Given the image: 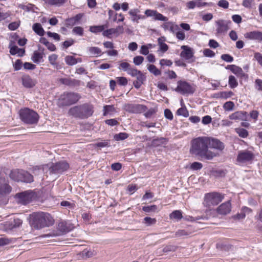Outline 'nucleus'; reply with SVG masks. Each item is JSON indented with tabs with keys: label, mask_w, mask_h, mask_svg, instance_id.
I'll use <instances>...</instances> for the list:
<instances>
[{
	"label": "nucleus",
	"mask_w": 262,
	"mask_h": 262,
	"mask_svg": "<svg viewBox=\"0 0 262 262\" xmlns=\"http://www.w3.org/2000/svg\"><path fill=\"white\" fill-rule=\"evenodd\" d=\"M208 137H199L191 141L190 151L202 160H211L217 155L208 149Z\"/></svg>",
	"instance_id": "f257e3e1"
},
{
	"label": "nucleus",
	"mask_w": 262,
	"mask_h": 262,
	"mask_svg": "<svg viewBox=\"0 0 262 262\" xmlns=\"http://www.w3.org/2000/svg\"><path fill=\"white\" fill-rule=\"evenodd\" d=\"M94 113L93 106L89 103H84L71 107L68 115L75 118L85 119L92 116Z\"/></svg>",
	"instance_id": "f03ea898"
},
{
	"label": "nucleus",
	"mask_w": 262,
	"mask_h": 262,
	"mask_svg": "<svg viewBox=\"0 0 262 262\" xmlns=\"http://www.w3.org/2000/svg\"><path fill=\"white\" fill-rule=\"evenodd\" d=\"M54 222V219L48 213L41 212L35 213L32 215V224L36 229L52 226Z\"/></svg>",
	"instance_id": "7ed1b4c3"
},
{
	"label": "nucleus",
	"mask_w": 262,
	"mask_h": 262,
	"mask_svg": "<svg viewBox=\"0 0 262 262\" xmlns=\"http://www.w3.org/2000/svg\"><path fill=\"white\" fill-rule=\"evenodd\" d=\"M69 168V164L65 161L56 163H51L42 166V170L46 173L51 174H61Z\"/></svg>",
	"instance_id": "20e7f679"
},
{
	"label": "nucleus",
	"mask_w": 262,
	"mask_h": 262,
	"mask_svg": "<svg viewBox=\"0 0 262 262\" xmlns=\"http://www.w3.org/2000/svg\"><path fill=\"white\" fill-rule=\"evenodd\" d=\"M20 119L27 124H36L38 121L39 115L33 111L28 108L21 109L19 111Z\"/></svg>",
	"instance_id": "39448f33"
},
{
	"label": "nucleus",
	"mask_w": 262,
	"mask_h": 262,
	"mask_svg": "<svg viewBox=\"0 0 262 262\" xmlns=\"http://www.w3.org/2000/svg\"><path fill=\"white\" fill-rule=\"evenodd\" d=\"M81 98L80 95L76 93H64L62 95L58 100L59 107L69 106L77 103Z\"/></svg>",
	"instance_id": "423d86ee"
},
{
	"label": "nucleus",
	"mask_w": 262,
	"mask_h": 262,
	"mask_svg": "<svg viewBox=\"0 0 262 262\" xmlns=\"http://www.w3.org/2000/svg\"><path fill=\"white\" fill-rule=\"evenodd\" d=\"M224 196L217 192L208 193L205 194L204 204L205 206L210 207L219 204L223 199Z\"/></svg>",
	"instance_id": "0eeeda50"
},
{
	"label": "nucleus",
	"mask_w": 262,
	"mask_h": 262,
	"mask_svg": "<svg viewBox=\"0 0 262 262\" xmlns=\"http://www.w3.org/2000/svg\"><path fill=\"white\" fill-rule=\"evenodd\" d=\"M174 91L182 95L192 94L195 91V89L187 82L180 80L178 81V85Z\"/></svg>",
	"instance_id": "6e6552de"
},
{
	"label": "nucleus",
	"mask_w": 262,
	"mask_h": 262,
	"mask_svg": "<svg viewBox=\"0 0 262 262\" xmlns=\"http://www.w3.org/2000/svg\"><path fill=\"white\" fill-rule=\"evenodd\" d=\"M123 108L125 111L133 114H141L147 110L146 106L143 104L133 103L125 104Z\"/></svg>",
	"instance_id": "1a4fd4ad"
},
{
	"label": "nucleus",
	"mask_w": 262,
	"mask_h": 262,
	"mask_svg": "<svg viewBox=\"0 0 262 262\" xmlns=\"http://www.w3.org/2000/svg\"><path fill=\"white\" fill-rule=\"evenodd\" d=\"M130 72V75L136 77V80L133 82V84L136 89H139L146 80V77L141 71L137 69Z\"/></svg>",
	"instance_id": "9d476101"
},
{
	"label": "nucleus",
	"mask_w": 262,
	"mask_h": 262,
	"mask_svg": "<svg viewBox=\"0 0 262 262\" xmlns=\"http://www.w3.org/2000/svg\"><path fill=\"white\" fill-rule=\"evenodd\" d=\"M254 158V155L252 151L244 150L238 152L237 161L240 163H245L252 161Z\"/></svg>",
	"instance_id": "9b49d317"
},
{
	"label": "nucleus",
	"mask_w": 262,
	"mask_h": 262,
	"mask_svg": "<svg viewBox=\"0 0 262 262\" xmlns=\"http://www.w3.org/2000/svg\"><path fill=\"white\" fill-rule=\"evenodd\" d=\"M23 223V221L19 218L14 217L11 219L9 221L4 222V229L6 231H11L14 229L20 227Z\"/></svg>",
	"instance_id": "f8f14e48"
},
{
	"label": "nucleus",
	"mask_w": 262,
	"mask_h": 262,
	"mask_svg": "<svg viewBox=\"0 0 262 262\" xmlns=\"http://www.w3.org/2000/svg\"><path fill=\"white\" fill-rule=\"evenodd\" d=\"M216 33L220 35L226 33L230 29L229 25L231 24L230 20L220 19L215 21Z\"/></svg>",
	"instance_id": "ddd939ff"
},
{
	"label": "nucleus",
	"mask_w": 262,
	"mask_h": 262,
	"mask_svg": "<svg viewBox=\"0 0 262 262\" xmlns=\"http://www.w3.org/2000/svg\"><path fill=\"white\" fill-rule=\"evenodd\" d=\"M208 148L222 151L225 148L224 144L220 140L213 137H208Z\"/></svg>",
	"instance_id": "4468645a"
},
{
	"label": "nucleus",
	"mask_w": 262,
	"mask_h": 262,
	"mask_svg": "<svg viewBox=\"0 0 262 262\" xmlns=\"http://www.w3.org/2000/svg\"><path fill=\"white\" fill-rule=\"evenodd\" d=\"M15 198L18 203L26 205L32 200V195L29 191H24L16 194Z\"/></svg>",
	"instance_id": "2eb2a0df"
},
{
	"label": "nucleus",
	"mask_w": 262,
	"mask_h": 262,
	"mask_svg": "<svg viewBox=\"0 0 262 262\" xmlns=\"http://www.w3.org/2000/svg\"><path fill=\"white\" fill-rule=\"evenodd\" d=\"M124 32V28L122 26H118L116 28H111L109 29H107L104 30L102 32V35L104 36L107 37V38H111V35L112 34H115L116 36H119L120 34H121Z\"/></svg>",
	"instance_id": "dca6fc26"
},
{
	"label": "nucleus",
	"mask_w": 262,
	"mask_h": 262,
	"mask_svg": "<svg viewBox=\"0 0 262 262\" xmlns=\"http://www.w3.org/2000/svg\"><path fill=\"white\" fill-rule=\"evenodd\" d=\"M181 49L183 51L181 52L180 55L185 60H190L193 57V52L191 48L187 46H182Z\"/></svg>",
	"instance_id": "f3484780"
},
{
	"label": "nucleus",
	"mask_w": 262,
	"mask_h": 262,
	"mask_svg": "<svg viewBox=\"0 0 262 262\" xmlns=\"http://www.w3.org/2000/svg\"><path fill=\"white\" fill-rule=\"evenodd\" d=\"M21 80L23 85L26 88H32L34 87L36 83V80L31 78L28 75L23 76Z\"/></svg>",
	"instance_id": "a211bd4d"
},
{
	"label": "nucleus",
	"mask_w": 262,
	"mask_h": 262,
	"mask_svg": "<svg viewBox=\"0 0 262 262\" xmlns=\"http://www.w3.org/2000/svg\"><path fill=\"white\" fill-rule=\"evenodd\" d=\"M231 211V204L230 201H227L222 204L217 208V212L219 214L226 215Z\"/></svg>",
	"instance_id": "6ab92c4d"
},
{
	"label": "nucleus",
	"mask_w": 262,
	"mask_h": 262,
	"mask_svg": "<svg viewBox=\"0 0 262 262\" xmlns=\"http://www.w3.org/2000/svg\"><path fill=\"white\" fill-rule=\"evenodd\" d=\"M245 38L251 40L262 41V32L258 31H254L247 32L244 35Z\"/></svg>",
	"instance_id": "aec40b11"
},
{
	"label": "nucleus",
	"mask_w": 262,
	"mask_h": 262,
	"mask_svg": "<svg viewBox=\"0 0 262 262\" xmlns=\"http://www.w3.org/2000/svg\"><path fill=\"white\" fill-rule=\"evenodd\" d=\"M59 81L63 84L70 86H76L80 85V81L75 79L62 78Z\"/></svg>",
	"instance_id": "412c9836"
},
{
	"label": "nucleus",
	"mask_w": 262,
	"mask_h": 262,
	"mask_svg": "<svg viewBox=\"0 0 262 262\" xmlns=\"http://www.w3.org/2000/svg\"><path fill=\"white\" fill-rule=\"evenodd\" d=\"M9 48H10V53L11 55H14L16 54H19V51H22V53L19 54V56H23L25 53L24 49L18 48L14 45V42L12 41L10 42Z\"/></svg>",
	"instance_id": "4be33fe9"
},
{
	"label": "nucleus",
	"mask_w": 262,
	"mask_h": 262,
	"mask_svg": "<svg viewBox=\"0 0 262 262\" xmlns=\"http://www.w3.org/2000/svg\"><path fill=\"white\" fill-rule=\"evenodd\" d=\"M20 181L25 183H31L33 181V177L28 172L24 170H20Z\"/></svg>",
	"instance_id": "5701e85b"
},
{
	"label": "nucleus",
	"mask_w": 262,
	"mask_h": 262,
	"mask_svg": "<svg viewBox=\"0 0 262 262\" xmlns=\"http://www.w3.org/2000/svg\"><path fill=\"white\" fill-rule=\"evenodd\" d=\"M247 116V113L243 111L236 112L229 116L231 120H246Z\"/></svg>",
	"instance_id": "b1692460"
},
{
	"label": "nucleus",
	"mask_w": 262,
	"mask_h": 262,
	"mask_svg": "<svg viewBox=\"0 0 262 262\" xmlns=\"http://www.w3.org/2000/svg\"><path fill=\"white\" fill-rule=\"evenodd\" d=\"M12 190L11 187L5 183L4 181L0 180V194L5 195L9 193Z\"/></svg>",
	"instance_id": "393cba45"
},
{
	"label": "nucleus",
	"mask_w": 262,
	"mask_h": 262,
	"mask_svg": "<svg viewBox=\"0 0 262 262\" xmlns=\"http://www.w3.org/2000/svg\"><path fill=\"white\" fill-rule=\"evenodd\" d=\"M73 228V225L68 224L66 222H60L58 224L59 230L63 232H68Z\"/></svg>",
	"instance_id": "a878e982"
},
{
	"label": "nucleus",
	"mask_w": 262,
	"mask_h": 262,
	"mask_svg": "<svg viewBox=\"0 0 262 262\" xmlns=\"http://www.w3.org/2000/svg\"><path fill=\"white\" fill-rule=\"evenodd\" d=\"M226 69L230 70L234 74H236V75H245L243 73V71L242 69L238 66L234 65V64L228 65L226 67Z\"/></svg>",
	"instance_id": "bb28decb"
},
{
	"label": "nucleus",
	"mask_w": 262,
	"mask_h": 262,
	"mask_svg": "<svg viewBox=\"0 0 262 262\" xmlns=\"http://www.w3.org/2000/svg\"><path fill=\"white\" fill-rule=\"evenodd\" d=\"M33 30L38 35L42 36L45 34V31L39 23H35L32 26Z\"/></svg>",
	"instance_id": "cd10ccee"
},
{
	"label": "nucleus",
	"mask_w": 262,
	"mask_h": 262,
	"mask_svg": "<svg viewBox=\"0 0 262 262\" xmlns=\"http://www.w3.org/2000/svg\"><path fill=\"white\" fill-rule=\"evenodd\" d=\"M119 69H122L124 71L127 72V74L130 75V71L135 70L136 68H133L129 63L126 62H121L119 64Z\"/></svg>",
	"instance_id": "c85d7f7f"
},
{
	"label": "nucleus",
	"mask_w": 262,
	"mask_h": 262,
	"mask_svg": "<svg viewBox=\"0 0 262 262\" xmlns=\"http://www.w3.org/2000/svg\"><path fill=\"white\" fill-rule=\"evenodd\" d=\"M193 231L187 229H180L178 230L176 233L175 235L177 237H181L184 236H189L192 233Z\"/></svg>",
	"instance_id": "c756f323"
},
{
	"label": "nucleus",
	"mask_w": 262,
	"mask_h": 262,
	"mask_svg": "<svg viewBox=\"0 0 262 262\" xmlns=\"http://www.w3.org/2000/svg\"><path fill=\"white\" fill-rule=\"evenodd\" d=\"M107 27V25L93 26L90 27V31L92 33H97L103 32L104 29Z\"/></svg>",
	"instance_id": "7c9ffc66"
},
{
	"label": "nucleus",
	"mask_w": 262,
	"mask_h": 262,
	"mask_svg": "<svg viewBox=\"0 0 262 262\" xmlns=\"http://www.w3.org/2000/svg\"><path fill=\"white\" fill-rule=\"evenodd\" d=\"M43 1L49 5L60 6L66 2V0H43Z\"/></svg>",
	"instance_id": "2f4dec72"
},
{
	"label": "nucleus",
	"mask_w": 262,
	"mask_h": 262,
	"mask_svg": "<svg viewBox=\"0 0 262 262\" xmlns=\"http://www.w3.org/2000/svg\"><path fill=\"white\" fill-rule=\"evenodd\" d=\"M42 58L43 53H40L36 51L34 52L31 59L34 62L38 63Z\"/></svg>",
	"instance_id": "473e14b6"
},
{
	"label": "nucleus",
	"mask_w": 262,
	"mask_h": 262,
	"mask_svg": "<svg viewBox=\"0 0 262 262\" xmlns=\"http://www.w3.org/2000/svg\"><path fill=\"white\" fill-rule=\"evenodd\" d=\"M20 170H15L11 171L10 178L15 181H20Z\"/></svg>",
	"instance_id": "72a5a7b5"
},
{
	"label": "nucleus",
	"mask_w": 262,
	"mask_h": 262,
	"mask_svg": "<svg viewBox=\"0 0 262 262\" xmlns=\"http://www.w3.org/2000/svg\"><path fill=\"white\" fill-rule=\"evenodd\" d=\"M217 95L216 97L217 98H221L223 99H227L228 98H230L232 97L234 93L232 91H228V92H221L219 93Z\"/></svg>",
	"instance_id": "f704fd0d"
},
{
	"label": "nucleus",
	"mask_w": 262,
	"mask_h": 262,
	"mask_svg": "<svg viewBox=\"0 0 262 262\" xmlns=\"http://www.w3.org/2000/svg\"><path fill=\"white\" fill-rule=\"evenodd\" d=\"M169 217L171 219H175L179 221L183 217V216L181 211L175 210L170 214Z\"/></svg>",
	"instance_id": "c9c22d12"
},
{
	"label": "nucleus",
	"mask_w": 262,
	"mask_h": 262,
	"mask_svg": "<svg viewBox=\"0 0 262 262\" xmlns=\"http://www.w3.org/2000/svg\"><path fill=\"white\" fill-rule=\"evenodd\" d=\"M64 59L66 63L69 66H73L77 63V59L73 56L68 55Z\"/></svg>",
	"instance_id": "e433bc0d"
},
{
	"label": "nucleus",
	"mask_w": 262,
	"mask_h": 262,
	"mask_svg": "<svg viewBox=\"0 0 262 262\" xmlns=\"http://www.w3.org/2000/svg\"><path fill=\"white\" fill-rule=\"evenodd\" d=\"M88 51L91 55L95 56H99L101 53V49L96 47H90Z\"/></svg>",
	"instance_id": "4c0bfd02"
},
{
	"label": "nucleus",
	"mask_w": 262,
	"mask_h": 262,
	"mask_svg": "<svg viewBox=\"0 0 262 262\" xmlns=\"http://www.w3.org/2000/svg\"><path fill=\"white\" fill-rule=\"evenodd\" d=\"M148 70L155 76H159L161 74L160 70L158 69L154 64H149L147 67Z\"/></svg>",
	"instance_id": "58836bf2"
},
{
	"label": "nucleus",
	"mask_w": 262,
	"mask_h": 262,
	"mask_svg": "<svg viewBox=\"0 0 262 262\" xmlns=\"http://www.w3.org/2000/svg\"><path fill=\"white\" fill-rule=\"evenodd\" d=\"M228 84L231 89H234L237 86L238 82L234 76L230 75L229 77Z\"/></svg>",
	"instance_id": "ea45409f"
},
{
	"label": "nucleus",
	"mask_w": 262,
	"mask_h": 262,
	"mask_svg": "<svg viewBox=\"0 0 262 262\" xmlns=\"http://www.w3.org/2000/svg\"><path fill=\"white\" fill-rule=\"evenodd\" d=\"M139 11L138 9H132L129 11V14L132 16V20L133 21L137 22L140 18V17L137 15Z\"/></svg>",
	"instance_id": "a19ab883"
},
{
	"label": "nucleus",
	"mask_w": 262,
	"mask_h": 262,
	"mask_svg": "<svg viewBox=\"0 0 262 262\" xmlns=\"http://www.w3.org/2000/svg\"><path fill=\"white\" fill-rule=\"evenodd\" d=\"M236 133L242 138H245L248 137V132L243 128H237L235 129Z\"/></svg>",
	"instance_id": "79ce46f5"
},
{
	"label": "nucleus",
	"mask_w": 262,
	"mask_h": 262,
	"mask_svg": "<svg viewBox=\"0 0 262 262\" xmlns=\"http://www.w3.org/2000/svg\"><path fill=\"white\" fill-rule=\"evenodd\" d=\"M128 136V135L126 133H120L115 135L114 138L116 141H120L127 139Z\"/></svg>",
	"instance_id": "37998d69"
},
{
	"label": "nucleus",
	"mask_w": 262,
	"mask_h": 262,
	"mask_svg": "<svg viewBox=\"0 0 262 262\" xmlns=\"http://www.w3.org/2000/svg\"><path fill=\"white\" fill-rule=\"evenodd\" d=\"M103 115L106 116L108 114L115 112V108L113 105H106L103 107Z\"/></svg>",
	"instance_id": "c03bdc74"
},
{
	"label": "nucleus",
	"mask_w": 262,
	"mask_h": 262,
	"mask_svg": "<svg viewBox=\"0 0 262 262\" xmlns=\"http://www.w3.org/2000/svg\"><path fill=\"white\" fill-rule=\"evenodd\" d=\"M157 206L156 205H150L143 206L142 207V210L145 212L149 213V212H155L157 210Z\"/></svg>",
	"instance_id": "a18cd8bd"
},
{
	"label": "nucleus",
	"mask_w": 262,
	"mask_h": 262,
	"mask_svg": "<svg viewBox=\"0 0 262 262\" xmlns=\"http://www.w3.org/2000/svg\"><path fill=\"white\" fill-rule=\"evenodd\" d=\"M158 44L160 47V50L163 53L166 52L168 49V46L167 44L163 43L161 38H158Z\"/></svg>",
	"instance_id": "49530a36"
},
{
	"label": "nucleus",
	"mask_w": 262,
	"mask_h": 262,
	"mask_svg": "<svg viewBox=\"0 0 262 262\" xmlns=\"http://www.w3.org/2000/svg\"><path fill=\"white\" fill-rule=\"evenodd\" d=\"M80 254L83 258H87L93 255V252L90 249H85L81 252Z\"/></svg>",
	"instance_id": "de8ad7c7"
},
{
	"label": "nucleus",
	"mask_w": 262,
	"mask_h": 262,
	"mask_svg": "<svg viewBox=\"0 0 262 262\" xmlns=\"http://www.w3.org/2000/svg\"><path fill=\"white\" fill-rule=\"evenodd\" d=\"M226 171L224 170H214L212 172V175L216 178L224 177L226 175Z\"/></svg>",
	"instance_id": "09e8293b"
},
{
	"label": "nucleus",
	"mask_w": 262,
	"mask_h": 262,
	"mask_svg": "<svg viewBox=\"0 0 262 262\" xmlns=\"http://www.w3.org/2000/svg\"><path fill=\"white\" fill-rule=\"evenodd\" d=\"M234 103L232 101H227L223 105V108L226 111H231L233 110Z\"/></svg>",
	"instance_id": "8fccbe9b"
},
{
	"label": "nucleus",
	"mask_w": 262,
	"mask_h": 262,
	"mask_svg": "<svg viewBox=\"0 0 262 262\" xmlns=\"http://www.w3.org/2000/svg\"><path fill=\"white\" fill-rule=\"evenodd\" d=\"M177 114L178 115L183 116L185 117H187L189 116V113L186 108L181 107L177 111Z\"/></svg>",
	"instance_id": "3c124183"
},
{
	"label": "nucleus",
	"mask_w": 262,
	"mask_h": 262,
	"mask_svg": "<svg viewBox=\"0 0 262 262\" xmlns=\"http://www.w3.org/2000/svg\"><path fill=\"white\" fill-rule=\"evenodd\" d=\"M203 167V164L198 162H193L190 165V169L193 170L201 169Z\"/></svg>",
	"instance_id": "603ef678"
},
{
	"label": "nucleus",
	"mask_w": 262,
	"mask_h": 262,
	"mask_svg": "<svg viewBox=\"0 0 262 262\" xmlns=\"http://www.w3.org/2000/svg\"><path fill=\"white\" fill-rule=\"evenodd\" d=\"M96 147H108L110 146V144L109 142V140H105L102 142H97L94 145Z\"/></svg>",
	"instance_id": "864d4df0"
},
{
	"label": "nucleus",
	"mask_w": 262,
	"mask_h": 262,
	"mask_svg": "<svg viewBox=\"0 0 262 262\" xmlns=\"http://www.w3.org/2000/svg\"><path fill=\"white\" fill-rule=\"evenodd\" d=\"M73 33L80 36L83 35V29L81 27H75L73 29Z\"/></svg>",
	"instance_id": "5fc2aeb1"
},
{
	"label": "nucleus",
	"mask_w": 262,
	"mask_h": 262,
	"mask_svg": "<svg viewBox=\"0 0 262 262\" xmlns=\"http://www.w3.org/2000/svg\"><path fill=\"white\" fill-rule=\"evenodd\" d=\"M12 239L7 237H1L0 238V246H3L9 245L12 242Z\"/></svg>",
	"instance_id": "6e6d98bb"
},
{
	"label": "nucleus",
	"mask_w": 262,
	"mask_h": 262,
	"mask_svg": "<svg viewBox=\"0 0 262 262\" xmlns=\"http://www.w3.org/2000/svg\"><path fill=\"white\" fill-rule=\"evenodd\" d=\"M76 24V23L72 17L67 18L65 20V25L68 28L72 27Z\"/></svg>",
	"instance_id": "4d7b16f0"
},
{
	"label": "nucleus",
	"mask_w": 262,
	"mask_h": 262,
	"mask_svg": "<svg viewBox=\"0 0 262 262\" xmlns=\"http://www.w3.org/2000/svg\"><path fill=\"white\" fill-rule=\"evenodd\" d=\"M157 110L155 108H150L146 113H144V116L147 118H150L154 114H156Z\"/></svg>",
	"instance_id": "13d9d810"
},
{
	"label": "nucleus",
	"mask_w": 262,
	"mask_h": 262,
	"mask_svg": "<svg viewBox=\"0 0 262 262\" xmlns=\"http://www.w3.org/2000/svg\"><path fill=\"white\" fill-rule=\"evenodd\" d=\"M144 61V57L141 56H137L133 59V62L136 66L140 65Z\"/></svg>",
	"instance_id": "bf43d9fd"
},
{
	"label": "nucleus",
	"mask_w": 262,
	"mask_h": 262,
	"mask_svg": "<svg viewBox=\"0 0 262 262\" xmlns=\"http://www.w3.org/2000/svg\"><path fill=\"white\" fill-rule=\"evenodd\" d=\"M221 58L222 60L228 62H231L233 61V57L228 54L222 55Z\"/></svg>",
	"instance_id": "052dcab7"
},
{
	"label": "nucleus",
	"mask_w": 262,
	"mask_h": 262,
	"mask_svg": "<svg viewBox=\"0 0 262 262\" xmlns=\"http://www.w3.org/2000/svg\"><path fill=\"white\" fill-rule=\"evenodd\" d=\"M117 82L120 85L125 86L127 84V79L124 77H119L117 78Z\"/></svg>",
	"instance_id": "680f3d73"
},
{
	"label": "nucleus",
	"mask_w": 262,
	"mask_h": 262,
	"mask_svg": "<svg viewBox=\"0 0 262 262\" xmlns=\"http://www.w3.org/2000/svg\"><path fill=\"white\" fill-rule=\"evenodd\" d=\"M47 34L48 37H52L56 41H59L60 39V35L56 33H53L50 31H48Z\"/></svg>",
	"instance_id": "e2e57ef3"
},
{
	"label": "nucleus",
	"mask_w": 262,
	"mask_h": 262,
	"mask_svg": "<svg viewBox=\"0 0 262 262\" xmlns=\"http://www.w3.org/2000/svg\"><path fill=\"white\" fill-rule=\"evenodd\" d=\"M203 54L206 57H213L215 56L214 52L209 49H205L203 51Z\"/></svg>",
	"instance_id": "0e129e2a"
},
{
	"label": "nucleus",
	"mask_w": 262,
	"mask_h": 262,
	"mask_svg": "<svg viewBox=\"0 0 262 262\" xmlns=\"http://www.w3.org/2000/svg\"><path fill=\"white\" fill-rule=\"evenodd\" d=\"M255 88L258 91L262 92V80L257 79L255 81Z\"/></svg>",
	"instance_id": "69168bd1"
},
{
	"label": "nucleus",
	"mask_w": 262,
	"mask_h": 262,
	"mask_svg": "<svg viewBox=\"0 0 262 262\" xmlns=\"http://www.w3.org/2000/svg\"><path fill=\"white\" fill-rule=\"evenodd\" d=\"M218 6L224 9H227L229 7V3L226 0H220L219 1Z\"/></svg>",
	"instance_id": "338daca9"
},
{
	"label": "nucleus",
	"mask_w": 262,
	"mask_h": 262,
	"mask_svg": "<svg viewBox=\"0 0 262 262\" xmlns=\"http://www.w3.org/2000/svg\"><path fill=\"white\" fill-rule=\"evenodd\" d=\"M254 58L257 62L262 66V54L260 53L256 52L254 55Z\"/></svg>",
	"instance_id": "774afa93"
}]
</instances>
